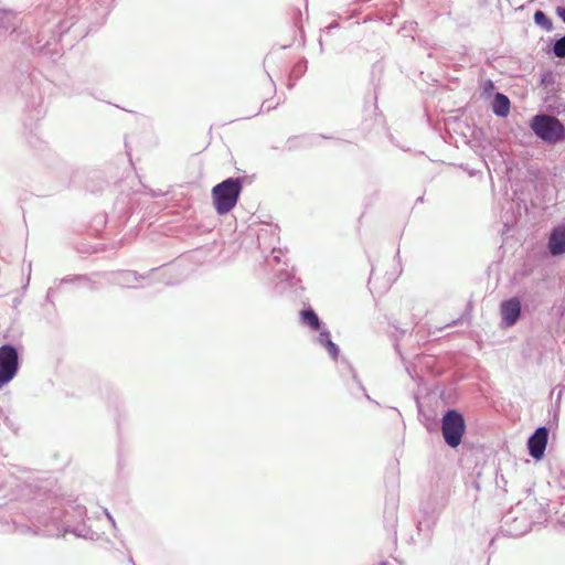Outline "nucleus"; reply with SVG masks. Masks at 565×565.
Segmentation results:
<instances>
[{"instance_id":"f257e3e1","label":"nucleus","mask_w":565,"mask_h":565,"mask_svg":"<svg viewBox=\"0 0 565 565\" xmlns=\"http://www.w3.org/2000/svg\"><path fill=\"white\" fill-rule=\"evenodd\" d=\"M243 190L239 178H228L212 188L213 206L218 215L227 214L238 202Z\"/></svg>"},{"instance_id":"f03ea898","label":"nucleus","mask_w":565,"mask_h":565,"mask_svg":"<svg viewBox=\"0 0 565 565\" xmlns=\"http://www.w3.org/2000/svg\"><path fill=\"white\" fill-rule=\"evenodd\" d=\"M530 127L543 141L555 145L565 139V127L558 118L550 115H536L531 119Z\"/></svg>"},{"instance_id":"7ed1b4c3","label":"nucleus","mask_w":565,"mask_h":565,"mask_svg":"<svg viewBox=\"0 0 565 565\" xmlns=\"http://www.w3.org/2000/svg\"><path fill=\"white\" fill-rule=\"evenodd\" d=\"M466 430V423L460 413L448 411L441 420V431L448 446L456 448L460 445Z\"/></svg>"},{"instance_id":"20e7f679","label":"nucleus","mask_w":565,"mask_h":565,"mask_svg":"<svg viewBox=\"0 0 565 565\" xmlns=\"http://www.w3.org/2000/svg\"><path fill=\"white\" fill-rule=\"evenodd\" d=\"M19 370V354L15 348L0 347V387L14 379Z\"/></svg>"},{"instance_id":"39448f33","label":"nucleus","mask_w":565,"mask_h":565,"mask_svg":"<svg viewBox=\"0 0 565 565\" xmlns=\"http://www.w3.org/2000/svg\"><path fill=\"white\" fill-rule=\"evenodd\" d=\"M548 430L546 427L537 428L529 438L527 446L530 455L535 459H541L547 445Z\"/></svg>"},{"instance_id":"423d86ee","label":"nucleus","mask_w":565,"mask_h":565,"mask_svg":"<svg viewBox=\"0 0 565 565\" xmlns=\"http://www.w3.org/2000/svg\"><path fill=\"white\" fill-rule=\"evenodd\" d=\"M520 313L521 302L519 299L512 298L501 303V315L505 326H513L518 321Z\"/></svg>"},{"instance_id":"0eeeda50","label":"nucleus","mask_w":565,"mask_h":565,"mask_svg":"<svg viewBox=\"0 0 565 565\" xmlns=\"http://www.w3.org/2000/svg\"><path fill=\"white\" fill-rule=\"evenodd\" d=\"M548 248L552 255L565 253V224L553 230L548 239Z\"/></svg>"},{"instance_id":"6e6552de","label":"nucleus","mask_w":565,"mask_h":565,"mask_svg":"<svg viewBox=\"0 0 565 565\" xmlns=\"http://www.w3.org/2000/svg\"><path fill=\"white\" fill-rule=\"evenodd\" d=\"M492 110L497 116L507 117L510 111L509 98L501 93H497L492 104Z\"/></svg>"},{"instance_id":"1a4fd4ad","label":"nucleus","mask_w":565,"mask_h":565,"mask_svg":"<svg viewBox=\"0 0 565 565\" xmlns=\"http://www.w3.org/2000/svg\"><path fill=\"white\" fill-rule=\"evenodd\" d=\"M300 316L301 321L309 326L311 329L318 330L320 328L319 318L313 310H303L301 311Z\"/></svg>"},{"instance_id":"9d476101","label":"nucleus","mask_w":565,"mask_h":565,"mask_svg":"<svg viewBox=\"0 0 565 565\" xmlns=\"http://www.w3.org/2000/svg\"><path fill=\"white\" fill-rule=\"evenodd\" d=\"M320 338H321V341H323V343L326 345V349L329 352V354L332 356V359L335 360L338 358L339 350H338V347L335 345V343H333L331 341L330 333L329 332H321L320 333Z\"/></svg>"},{"instance_id":"9b49d317","label":"nucleus","mask_w":565,"mask_h":565,"mask_svg":"<svg viewBox=\"0 0 565 565\" xmlns=\"http://www.w3.org/2000/svg\"><path fill=\"white\" fill-rule=\"evenodd\" d=\"M534 21L537 25L546 30H550L552 28L551 20L546 17V14L543 11L539 10L534 13Z\"/></svg>"},{"instance_id":"f8f14e48","label":"nucleus","mask_w":565,"mask_h":565,"mask_svg":"<svg viewBox=\"0 0 565 565\" xmlns=\"http://www.w3.org/2000/svg\"><path fill=\"white\" fill-rule=\"evenodd\" d=\"M553 52L557 57H565V36L555 42Z\"/></svg>"},{"instance_id":"ddd939ff","label":"nucleus","mask_w":565,"mask_h":565,"mask_svg":"<svg viewBox=\"0 0 565 565\" xmlns=\"http://www.w3.org/2000/svg\"><path fill=\"white\" fill-rule=\"evenodd\" d=\"M557 13L562 18V20L565 22V8L558 9Z\"/></svg>"},{"instance_id":"4468645a","label":"nucleus","mask_w":565,"mask_h":565,"mask_svg":"<svg viewBox=\"0 0 565 565\" xmlns=\"http://www.w3.org/2000/svg\"><path fill=\"white\" fill-rule=\"evenodd\" d=\"M486 85H487V88H493V84H492V82H491V81H488V82L486 83Z\"/></svg>"}]
</instances>
